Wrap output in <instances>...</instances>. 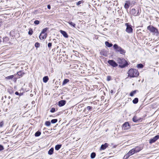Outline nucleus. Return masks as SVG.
Masks as SVG:
<instances>
[{
	"label": "nucleus",
	"instance_id": "11",
	"mask_svg": "<svg viewBox=\"0 0 159 159\" xmlns=\"http://www.w3.org/2000/svg\"><path fill=\"white\" fill-rule=\"evenodd\" d=\"M47 37V34H42L41 33L40 35L39 36V38L40 39H45Z\"/></svg>",
	"mask_w": 159,
	"mask_h": 159
},
{
	"label": "nucleus",
	"instance_id": "41",
	"mask_svg": "<svg viewBox=\"0 0 159 159\" xmlns=\"http://www.w3.org/2000/svg\"><path fill=\"white\" fill-rule=\"evenodd\" d=\"M3 122L2 121L0 122V128L2 127L3 125Z\"/></svg>",
	"mask_w": 159,
	"mask_h": 159
},
{
	"label": "nucleus",
	"instance_id": "37",
	"mask_svg": "<svg viewBox=\"0 0 159 159\" xmlns=\"http://www.w3.org/2000/svg\"><path fill=\"white\" fill-rule=\"evenodd\" d=\"M39 21L38 20H36L34 21V24L36 25H38L39 24Z\"/></svg>",
	"mask_w": 159,
	"mask_h": 159
},
{
	"label": "nucleus",
	"instance_id": "25",
	"mask_svg": "<svg viewBox=\"0 0 159 159\" xmlns=\"http://www.w3.org/2000/svg\"><path fill=\"white\" fill-rule=\"evenodd\" d=\"M68 23L71 26H73L74 27H75V23H73L71 21H69L68 22Z\"/></svg>",
	"mask_w": 159,
	"mask_h": 159
},
{
	"label": "nucleus",
	"instance_id": "27",
	"mask_svg": "<svg viewBox=\"0 0 159 159\" xmlns=\"http://www.w3.org/2000/svg\"><path fill=\"white\" fill-rule=\"evenodd\" d=\"M17 74L19 76H22V75L24 74V73L21 71L18 72Z\"/></svg>",
	"mask_w": 159,
	"mask_h": 159
},
{
	"label": "nucleus",
	"instance_id": "23",
	"mask_svg": "<svg viewBox=\"0 0 159 159\" xmlns=\"http://www.w3.org/2000/svg\"><path fill=\"white\" fill-rule=\"evenodd\" d=\"M48 29V28H46L44 29H43L42 32L41 33L42 34H45V32L47 31V30Z\"/></svg>",
	"mask_w": 159,
	"mask_h": 159
},
{
	"label": "nucleus",
	"instance_id": "19",
	"mask_svg": "<svg viewBox=\"0 0 159 159\" xmlns=\"http://www.w3.org/2000/svg\"><path fill=\"white\" fill-rule=\"evenodd\" d=\"M105 44L108 47H111L112 46V43H109L107 41H106L105 42Z\"/></svg>",
	"mask_w": 159,
	"mask_h": 159
},
{
	"label": "nucleus",
	"instance_id": "29",
	"mask_svg": "<svg viewBox=\"0 0 159 159\" xmlns=\"http://www.w3.org/2000/svg\"><path fill=\"white\" fill-rule=\"evenodd\" d=\"M41 134V132L39 131H37L35 134V136H39Z\"/></svg>",
	"mask_w": 159,
	"mask_h": 159
},
{
	"label": "nucleus",
	"instance_id": "46",
	"mask_svg": "<svg viewBox=\"0 0 159 159\" xmlns=\"http://www.w3.org/2000/svg\"><path fill=\"white\" fill-rule=\"evenodd\" d=\"M53 41H54V42L55 43H56V40L55 39H53Z\"/></svg>",
	"mask_w": 159,
	"mask_h": 159
},
{
	"label": "nucleus",
	"instance_id": "26",
	"mask_svg": "<svg viewBox=\"0 0 159 159\" xmlns=\"http://www.w3.org/2000/svg\"><path fill=\"white\" fill-rule=\"evenodd\" d=\"M14 77L13 75H11L10 76H7L6 77V79L7 80H10L12 79Z\"/></svg>",
	"mask_w": 159,
	"mask_h": 159
},
{
	"label": "nucleus",
	"instance_id": "33",
	"mask_svg": "<svg viewBox=\"0 0 159 159\" xmlns=\"http://www.w3.org/2000/svg\"><path fill=\"white\" fill-rule=\"evenodd\" d=\"M45 124L47 126H49L50 125L51 123L49 121H46L45 122Z\"/></svg>",
	"mask_w": 159,
	"mask_h": 159
},
{
	"label": "nucleus",
	"instance_id": "31",
	"mask_svg": "<svg viewBox=\"0 0 159 159\" xmlns=\"http://www.w3.org/2000/svg\"><path fill=\"white\" fill-rule=\"evenodd\" d=\"M137 67L138 68H143V65L142 64H138L137 65Z\"/></svg>",
	"mask_w": 159,
	"mask_h": 159
},
{
	"label": "nucleus",
	"instance_id": "21",
	"mask_svg": "<svg viewBox=\"0 0 159 159\" xmlns=\"http://www.w3.org/2000/svg\"><path fill=\"white\" fill-rule=\"evenodd\" d=\"M61 146V144H57L56 145L55 147V149L56 150H59Z\"/></svg>",
	"mask_w": 159,
	"mask_h": 159
},
{
	"label": "nucleus",
	"instance_id": "43",
	"mask_svg": "<svg viewBox=\"0 0 159 159\" xmlns=\"http://www.w3.org/2000/svg\"><path fill=\"white\" fill-rule=\"evenodd\" d=\"M111 80V77L110 76H107V80L108 81H110Z\"/></svg>",
	"mask_w": 159,
	"mask_h": 159
},
{
	"label": "nucleus",
	"instance_id": "47",
	"mask_svg": "<svg viewBox=\"0 0 159 159\" xmlns=\"http://www.w3.org/2000/svg\"><path fill=\"white\" fill-rule=\"evenodd\" d=\"M110 93H113V90H111L110 91Z\"/></svg>",
	"mask_w": 159,
	"mask_h": 159
},
{
	"label": "nucleus",
	"instance_id": "3",
	"mask_svg": "<svg viewBox=\"0 0 159 159\" xmlns=\"http://www.w3.org/2000/svg\"><path fill=\"white\" fill-rule=\"evenodd\" d=\"M113 48L116 50L117 52H119L120 54H124L125 52V51L120 47H119L116 44H115L113 46Z\"/></svg>",
	"mask_w": 159,
	"mask_h": 159
},
{
	"label": "nucleus",
	"instance_id": "40",
	"mask_svg": "<svg viewBox=\"0 0 159 159\" xmlns=\"http://www.w3.org/2000/svg\"><path fill=\"white\" fill-rule=\"evenodd\" d=\"M55 111V109L54 108H52L51 111H50L51 112H54Z\"/></svg>",
	"mask_w": 159,
	"mask_h": 159
},
{
	"label": "nucleus",
	"instance_id": "18",
	"mask_svg": "<svg viewBox=\"0 0 159 159\" xmlns=\"http://www.w3.org/2000/svg\"><path fill=\"white\" fill-rule=\"evenodd\" d=\"M48 76H45L43 78V81L44 83H46L48 80Z\"/></svg>",
	"mask_w": 159,
	"mask_h": 159
},
{
	"label": "nucleus",
	"instance_id": "17",
	"mask_svg": "<svg viewBox=\"0 0 159 159\" xmlns=\"http://www.w3.org/2000/svg\"><path fill=\"white\" fill-rule=\"evenodd\" d=\"M134 149V150L135 152L136 153L138 152L141 151L142 149V148L140 147L137 146Z\"/></svg>",
	"mask_w": 159,
	"mask_h": 159
},
{
	"label": "nucleus",
	"instance_id": "2",
	"mask_svg": "<svg viewBox=\"0 0 159 159\" xmlns=\"http://www.w3.org/2000/svg\"><path fill=\"white\" fill-rule=\"evenodd\" d=\"M117 60L118 63L120 64L119 67L121 68H123L128 65L127 62L124 58H119Z\"/></svg>",
	"mask_w": 159,
	"mask_h": 159
},
{
	"label": "nucleus",
	"instance_id": "5",
	"mask_svg": "<svg viewBox=\"0 0 159 159\" xmlns=\"http://www.w3.org/2000/svg\"><path fill=\"white\" fill-rule=\"evenodd\" d=\"M136 153L134 148L131 150L124 157L125 159H127L129 156L132 155L134 153Z\"/></svg>",
	"mask_w": 159,
	"mask_h": 159
},
{
	"label": "nucleus",
	"instance_id": "12",
	"mask_svg": "<svg viewBox=\"0 0 159 159\" xmlns=\"http://www.w3.org/2000/svg\"><path fill=\"white\" fill-rule=\"evenodd\" d=\"M66 101L65 100H62L59 102V105L60 107H61L65 105Z\"/></svg>",
	"mask_w": 159,
	"mask_h": 159
},
{
	"label": "nucleus",
	"instance_id": "42",
	"mask_svg": "<svg viewBox=\"0 0 159 159\" xmlns=\"http://www.w3.org/2000/svg\"><path fill=\"white\" fill-rule=\"evenodd\" d=\"M92 109V107H91L90 106H88L87 107V109L89 111L90 110Z\"/></svg>",
	"mask_w": 159,
	"mask_h": 159
},
{
	"label": "nucleus",
	"instance_id": "4",
	"mask_svg": "<svg viewBox=\"0 0 159 159\" xmlns=\"http://www.w3.org/2000/svg\"><path fill=\"white\" fill-rule=\"evenodd\" d=\"M125 26H126V32L129 33H131L133 32V29L132 26L129 25V23H127L125 24Z\"/></svg>",
	"mask_w": 159,
	"mask_h": 159
},
{
	"label": "nucleus",
	"instance_id": "8",
	"mask_svg": "<svg viewBox=\"0 0 159 159\" xmlns=\"http://www.w3.org/2000/svg\"><path fill=\"white\" fill-rule=\"evenodd\" d=\"M123 128L124 130H128L130 128V125L128 122H126L123 125Z\"/></svg>",
	"mask_w": 159,
	"mask_h": 159
},
{
	"label": "nucleus",
	"instance_id": "9",
	"mask_svg": "<svg viewBox=\"0 0 159 159\" xmlns=\"http://www.w3.org/2000/svg\"><path fill=\"white\" fill-rule=\"evenodd\" d=\"M159 138V136L158 135H156L152 139H150L149 143H154Z\"/></svg>",
	"mask_w": 159,
	"mask_h": 159
},
{
	"label": "nucleus",
	"instance_id": "45",
	"mask_svg": "<svg viewBox=\"0 0 159 159\" xmlns=\"http://www.w3.org/2000/svg\"><path fill=\"white\" fill-rule=\"evenodd\" d=\"M15 94L16 95H19V93L18 92H16Z\"/></svg>",
	"mask_w": 159,
	"mask_h": 159
},
{
	"label": "nucleus",
	"instance_id": "35",
	"mask_svg": "<svg viewBox=\"0 0 159 159\" xmlns=\"http://www.w3.org/2000/svg\"><path fill=\"white\" fill-rule=\"evenodd\" d=\"M83 2L82 0L80 1H79L77 2L76 5H79L80 4H81V3H83Z\"/></svg>",
	"mask_w": 159,
	"mask_h": 159
},
{
	"label": "nucleus",
	"instance_id": "44",
	"mask_svg": "<svg viewBox=\"0 0 159 159\" xmlns=\"http://www.w3.org/2000/svg\"><path fill=\"white\" fill-rule=\"evenodd\" d=\"M47 7H48V9H51V6H50V5H48V6H47Z\"/></svg>",
	"mask_w": 159,
	"mask_h": 159
},
{
	"label": "nucleus",
	"instance_id": "20",
	"mask_svg": "<svg viewBox=\"0 0 159 159\" xmlns=\"http://www.w3.org/2000/svg\"><path fill=\"white\" fill-rule=\"evenodd\" d=\"M54 149L53 148H51L48 151V154L50 155H52Z\"/></svg>",
	"mask_w": 159,
	"mask_h": 159
},
{
	"label": "nucleus",
	"instance_id": "39",
	"mask_svg": "<svg viewBox=\"0 0 159 159\" xmlns=\"http://www.w3.org/2000/svg\"><path fill=\"white\" fill-rule=\"evenodd\" d=\"M4 149V148L2 146L0 145V151L3 150Z\"/></svg>",
	"mask_w": 159,
	"mask_h": 159
},
{
	"label": "nucleus",
	"instance_id": "48",
	"mask_svg": "<svg viewBox=\"0 0 159 159\" xmlns=\"http://www.w3.org/2000/svg\"><path fill=\"white\" fill-rule=\"evenodd\" d=\"M1 42H2V41L1 40V39H0V44H1Z\"/></svg>",
	"mask_w": 159,
	"mask_h": 159
},
{
	"label": "nucleus",
	"instance_id": "49",
	"mask_svg": "<svg viewBox=\"0 0 159 159\" xmlns=\"http://www.w3.org/2000/svg\"><path fill=\"white\" fill-rule=\"evenodd\" d=\"M1 22H0V26H1Z\"/></svg>",
	"mask_w": 159,
	"mask_h": 159
},
{
	"label": "nucleus",
	"instance_id": "24",
	"mask_svg": "<svg viewBox=\"0 0 159 159\" xmlns=\"http://www.w3.org/2000/svg\"><path fill=\"white\" fill-rule=\"evenodd\" d=\"M138 102V99L137 98H135L133 101V102L134 104H136Z\"/></svg>",
	"mask_w": 159,
	"mask_h": 159
},
{
	"label": "nucleus",
	"instance_id": "6",
	"mask_svg": "<svg viewBox=\"0 0 159 159\" xmlns=\"http://www.w3.org/2000/svg\"><path fill=\"white\" fill-rule=\"evenodd\" d=\"M147 29L151 32L155 33L158 32L157 30L152 26L149 25L147 27Z\"/></svg>",
	"mask_w": 159,
	"mask_h": 159
},
{
	"label": "nucleus",
	"instance_id": "50",
	"mask_svg": "<svg viewBox=\"0 0 159 159\" xmlns=\"http://www.w3.org/2000/svg\"><path fill=\"white\" fill-rule=\"evenodd\" d=\"M5 38L7 39H8V38Z\"/></svg>",
	"mask_w": 159,
	"mask_h": 159
},
{
	"label": "nucleus",
	"instance_id": "22",
	"mask_svg": "<svg viewBox=\"0 0 159 159\" xmlns=\"http://www.w3.org/2000/svg\"><path fill=\"white\" fill-rule=\"evenodd\" d=\"M69 82V80L67 79H65L62 83V85H64Z\"/></svg>",
	"mask_w": 159,
	"mask_h": 159
},
{
	"label": "nucleus",
	"instance_id": "34",
	"mask_svg": "<svg viewBox=\"0 0 159 159\" xmlns=\"http://www.w3.org/2000/svg\"><path fill=\"white\" fill-rule=\"evenodd\" d=\"M34 45L36 48H39L40 47V44L38 42L36 43Z\"/></svg>",
	"mask_w": 159,
	"mask_h": 159
},
{
	"label": "nucleus",
	"instance_id": "1",
	"mask_svg": "<svg viewBox=\"0 0 159 159\" xmlns=\"http://www.w3.org/2000/svg\"><path fill=\"white\" fill-rule=\"evenodd\" d=\"M128 77L130 78H134L137 77L139 75V72L137 70L134 69H130L128 72Z\"/></svg>",
	"mask_w": 159,
	"mask_h": 159
},
{
	"label": "nucleus",
	"instance_id": "10",
	"mask_svg": "<svg viewBox=\"0 0 159 159\" xmlns=\"http://www.w3.org/2000/svg\"><path fill=\"white\" fill-rule=\"evenodd\" d=\"M130 13L132 15L134 16H136L139 15L138 13H136V10L134 8H133L131 9V10L130 11Z\"/></svg>",
	"mask_w": 159,
	"mask_h": 159
},
{
	"label": "nucleus",
	"instance_id": "16",
	"mask_svg": "<svg viewBox=\"0 0 159 159\" xmlns=\"http://www.w3.org/2000/svg\"><path fill=\"white\" fill-rule=\"evenodd\" d=\"M130 2L129 1H126V3H125V5H124V7L126 9H127L129 8V5H130Z\"/></svg>",
	"mask_w": 159,
	"mask_h": 159
},
{
	"label": "nucleus",
	"instance_id": "14",
	"mask_svg": "<svg viewBox=\"0 0 159 159\" xmlns=\"http://www.w3.org/2000/svg\"><path fill=\"white\" fill-rule=\"evenodd\" d=\"M60 32L65 37L67 38L68 37V34L65 31L61 30Z\"/></svg>",
	"mask_w": 159,
	"mask_h": 159
},
{
	"label": "nucleus",
	"instance_id": "36",
	"mask_svg": "<svg viewBox=\"0 0 159 159\" xmlns=\"http://www.w3.org/2000/svg\"><path fill=\"white\" fill-rule=\"evenodd\" d=\"M33 31L32 29H30L28 32V34L30 35H31L33 34Z\"/></svg>",
	"mask_w": 159,
	"mask_h": 159
},
{
	"label": "nucleus",
	"instance_id": "32",
	"mask_svg": "<svg viewBox=\"0 0 159 159\" xmlns=\"http://www.w3.org/2000/svg\"><path fill=\"white\" fill-rule=\"evenodd\" d=\"M57 121V119H52L51 120V122L52 123H55Z\"/></svg>",
	"mask_w": 159,
	"mask_h": 159
},
{
	"label": "nucleus",
	"instance_id": "30",
	"mask_svg": "<svg viewBox=\"0 0 159 159\" xmlns=\"http://www.w3.org/2000/svg\"><path fill=\"white\" fill-rule=\"evenodd\" d=\"M95 153L94 152H93L91 154V157L92 158H93L95 157Z\"/></svg>",
	"mask_w": 159,
	"mask_h": 159
},
{
	"label": "nucleus",
	"instance_id": "28",
	"mask_svg": "<svg viewBox=\"0 0 159 159\" xmlns=\"http://www.w3.org/2000/svg\"><path fill=\"white\" fill-rule=\"evenodd\" d=\"M136 93V90L134 91L131 92L130 94V95L131 96H133Z\"/></svg>",
	"mask_w": 159,
	"mask_h": 159
},
{
	"label": "nucleus",
	"instance_id": "38",
	"mask_svg": "<svg viewBox=\"0 0 159 159\" xmlns=\"http://www.w3.org/2000/svg\"><path fill=\"white\" fill-rule=\"evenodd\" d=\"M48 46L49 48H50L52 46V43H48Z\"/></svg>",
	"mask_w": 159,
	"mask_h": 159
},
{
	"label": "nucleus",
	"instance_id": "13",
	"mask_svg": "<svg viewBox=\"0 0 159 159\" xmlns=\"http://www.w3.org/2000/svg\"><path fill=\"white\" fill-rule=\"evenodd\" d=\"M141 119L137 118V116H134L133 119V121L134 122H139L140 120Z\"/></svg>",
	"mask_w": 159,
	"mask_h": 159
},
{
	"label": "nucleus",
	"instance_id": "7",
	"mask_svg": "<svg viewBox=\"0 0 159 159\" xmlns=\"http://www.w3.org/2000/svg\"><path fill=\"white\" fill-rule=\"evenodd\" d=\"M108 63L113 67H116L118 66V64L113 60H109L108 61Z\"/></svg>",
	"mask_w": 159,
	"mask_h": 159
},
{
	"label": "nucleus",
	"instance_id": "15",
	"mask_svg": "<svg viewBox=\"0 0 159 159\" xmlns=\"http://www.w3.org/2000/svg\"><path fill=\"white\" fill-rule=\"evenodd\" d=\"M108 146V144L106 143H105L104 144H102L101 145V148H100V150H104L106 148H107Z\"/></svg>",
	"mask_w": 159,
	"mask_h": 159
},
{
	"label": "nucleus",
	"instance_id": "51",
	"mask_svg": "<svg viewBox=\"0 0 159 159\" xmlns=\"http://www.w3.org/2000/svg\"><path fill=\"white\" fill-rule=\"evenodd\" d=\"M158 74H159V73H158Z\"/></svg>",
	"mask_w": 159,
	"mask_h": 159
}]
</instances>
